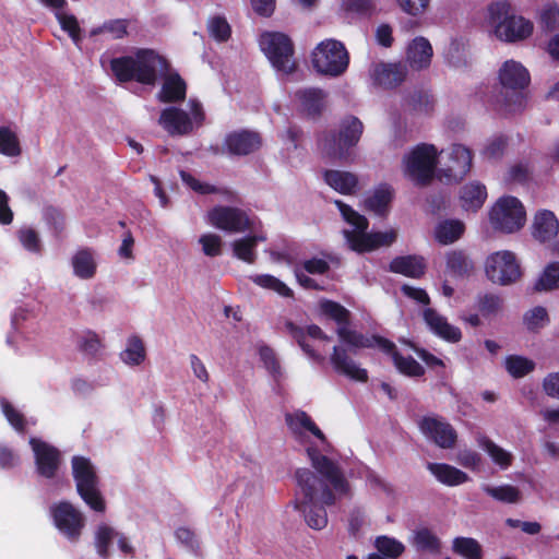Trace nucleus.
I'll return each mask as SVG.
<instances>
[{
	"label": "nucleus",
	"mask_w": 559,
	"mask_h": 559,
	"mask_svg": "<svg viewBox=\"0 0 559 559\" xmlns=\"http://www.w3.org/2000/svg\"><path fill=\"white\" fill-rule=\"evenodd\" d=\"M164 81L158 93V99L163 103H174L186 97L187 85L178 73H164Z\"/></svg>",
	"instance_id": "32"
},
{
	"label": "nucleus",
	"mask_w": 559,
	"mask_h": 559,
	"mask_svg": "<svg viewBox=\"0 0 559 559\" xmlns=\"http://www.w3.org/2000/svg\"><path fill=\"white\" fill-rule=\"evenodd\" d=\"M374 546L381 555L390 558H399L405 550L400 540L384 535L376 538Z\"/></svg>",
	"instance_id": "51"
},
{
	"label": "nucleus",
	"mask_w": 559,
	"mask_h": 559,
	"mask_svg": "<svg viewBox=\"0 0 559 559\" xmlns=\"http://www.w3.org/2000/svg\"><path fill=\"white\" fill-rule=\"evenodd\" d=\"M292 336L298 342L299 346L304 352L312 359L317 361H323L324 356L318 353L312 345L307 342V336L317 341L319 344L325 345L331 341V337L326 335L322 329L318 325H309L306 330L294 326L293 324L287 325Z\"/></svg>",
	"instance_id": "25"
},
{
	"label": "nucleus",
	"mask_w": 559,
	"mask_h": 559,
	"mask_svg": "<svg viewBox=\"0 0 559 559\" xmlns=\"http://www.w3.org/2000/svg\"><path fill=\"white\" fill-rule=\"evenodd\" d=\"M489 224L501 234H515L526 223V211L523 203L513 195L499 198L488 213Z\"/></svg>",
	"instance_id": "8"
},
{
	"label": "nucleus",
	"mask_w": 559,
	"mask_h": 559,
	"mask_svg": "<svg viewBox=\"0 0 559 559\" xmlns=\"http://www.w3.org/2000/svg\"><path fill=\"white\" fill-rule=\"evenodd\" d=\"M486 199L487 189L485 185L478 181H471L460 190L459 201L464 211H478L484 205Z\"/></svg>",
	"instance_id": "30"
},
{
	"label": "nucleus",
	"mask_w": 559,
	"mask_h": 559,
	"mask_svg": "<svg viewBox=\"0 0 559 559\" xmlns=\"http://www.w3.org/2000/svg\"><path fill=\"white\" fill-rule=\"evenodd\" d=\"M80 347L88 355H96L100 352L103 344L97 334L93 332H86L81 337Z\"/></svg>",
	"instance_id": "62"
},
{
	"label": "nucleus",
	"mask_w": 559,
	"mask_h": 559,
	"mask_svg": "<svg viewBox=\"0 0 559 559\" xmlns=\"http://www.w3.org/2000/svg\"><path fill=\"white\" fill-rule=\"evenodd\" d=\"M559 231V222L556 215L548 210L538 211L533 221L532 235L540 241L546 242L557 236Z\"/></svg>",
	"instance_id": "27"
},
{
	"label": "nucleus",
	"mask_w": 559,
	"mask_h": 559,
	"mask_svg": "<svg viewBox=\"0 0 559 559\" xmlns=\"http://www.w3.org/2000/svg\"><path fill=\"white\" fill-rule=\"evenodd\" d=\"M19 240L24 249L29 252L39 253L41 243L38 234L28 227L22 228L17 233Z\"/></svg>",
	"instance_id": "58"
},
{
	"label": "nucleus",
	"mask_w": 559,
	"mask_h": 559,
	"mask_svg": "<svg viewBox=\"0 0 559 559\" xmlns=\"http://www.w3.org/2000/svg\"><path fill=\"white\" fill-rule=\"evenodd\" d=\"M507 142L502 136L493 138L487 143L481 154L487 159H497L503 154Z\"/></svg>",
	"instance_id": "64"
},
{
	"label": "nucleus",
	"mask_w": 559,
	"mask_h": 559,
	"mask_svg": "<svg viewBox=\"0 0 559 559\" xmlns=\"http://www.w3.org/2000/svg\"><path fill=\"white\" fill-rule=\"evenodd\" d=\"M324 182L341 194H354L359 189L356 174L338 169H328L323 173Z\"/></svg>",
	"instance_id": "28"
},
{
	"label": "nucleus",
	"mask_w": 559,
	"mask_h": 559,
	"mask_svg": "<svg viewBox=\"0 0 559 559\" xmlns=\"http://www.w3.org/2000/svg\"><path fill=\"white\" fill-rule=\"evenodd\" d=\"M433 48L424 36H416L406 46L405 66L413 71H424L431 64Z\"/></svg>",
	"instance_id": "21"
},
{
	"label": "nucleus",
	"mask_w": 559,
	"mask_h": 559,
	"mask_svg": "<svg viewBox=\"0 0 559 559\" xmlns=\"http://www.w3.org/2000/svg\"><path fill=\"white\" fill-rule=\"evenodd\" d=\"M484 267L487 278L501 286L515 283L522 275L520 262L515 253L510 250L490 253L485 260Z\"/></svg>",
	"instance_id": "13"
},
{
	"label": "nucleus",
	"mask_w": 559,
	"mask_h": 559,
	"mask_svg": "<svg viewBox=\"0 0 559 559\" xmlns=\"http://www.w3.org/2000/svg\"><path fill=\"white\" fill-rule=\"evenodd\" d=\"M499 81L503 88L514 93L513 103H507L509 111L520 109L524 106L525 99L521 91L524 90L531 81L527 69L519 61L507 60L499 70Z\"/></svg>",
	"instance_id": "14"
},
{
	"label": "nucleus",
	"mask_w": 559,
	"mask_h": 559,
	"mask_svg": "<svg viewBox=\"0 0 559 559\" xmlns=\"http://www.w3.org/2000/svg\"><path fill=\"white\" fill-rule=\"evenodd\" d=\"M50 512L59 532L67 538L76 540L85 525L82 512L66 501L52 506Z\"/></svg>",
	"instance_id": "16"
},
{
	"label": "nucleus",
	"mask_w": 559,
	"mask_h": 559,
	"mask_svg": "<svg viewBox=\"0 0 559 559\" xmlns=\"http://www.w3.org/2000/svg\"><path fill=\"white\" fill-rule=\"evenodd\" d=\"M479 311L484 317H493L502 309V300L496 295H486L479 300Z\"/></svg>",
	"instance_id": "60"
},
{
	"label": "nucleus",
	"mask_w": 559,
	"mask_h": 559,
	"mask_svg": "<svg viewBox=\"0 0 559 559\" xmlns=\"http://www.w3.org/2000/svg\"><path fill=\"white\" fill-rule=\"evenodd\" d=\"M504 368L513 378H522L535 369V362L521 355H510L504 359Z\"/></svg>",
	"instance_id": "47"
},
{
	"label": "nucleus",
	"mask_w": 559,
	"mask_h": 559,
	"mask_svg": "<svg viewBox=\"0 0 559 559\" xmlns=\"http://www.w3.org/2000/svg\"><path fill=\"white\" fill-rule=\"evenodd\" d=\"M411 544L419 551L438 554L441 542L438 536L428 528H418L414 532Z\"/></svg>",
	"instance_id": "39"
},
{
	"label": "nucleus",
	"mask_w": 559,
	"mask_h": 559,
	"mask_svg": "<svg viewBox=\"0 0 559 559\" xmlns=\"http://www.w3.org/2000/svg\"><path fill=\"white\" fill-rule=\"evenodd\" d=\"M72 474L82 500L94 511L104 512L105 500L98 487V477L91 461L84 456L72 459Z\"/></svg>",
	"instance_id": "9"
},
{
	"label": "nucleus",
	"mask_w": 559,
	"mask_h": 559,
	"mask_svg": "<svg viewBox=\"0 0 559 559\" xmlns=\"http://www.w3.org/2000/svg\"><path fill=\"white\" fill-rule=\"evenodd\" d=\"M249 280L257 286L263 289L272 290L280 295L281 297L293 296V290L280 278L271 274H254L250 275Z\"/></svg>",
	"instance_id": "43"
},
{
	"label": "nucleus",
	"mask_w": 559,
	"mask_h": 559,
	"mask_svg": "<svg viewBox=\"0 0 559 559\" xmlns=\"http://www.w3.org/2000/svg\"><path fill=\"white\" fill-rule=\"evenodd\" d=\"M540 23L547 31L559 28V7L547 4L540 12Z\"/></svg>",
	"instance_id": "61"
},
{
	"label": "nucleus",
	"mask_w": 559,
	"mask_h": 559,
	"mask_svg": "<svg viewBox=\"0 0 559 559\" xmlns=\"http://www.w3.org/2000/svg\"><path fill=\"white\" fill-rule=\"evenodd\" d=\"M537 290L559 288V262L548 264L535 284Z\"/></svg>",
	"instance_id": "50"
},
{
	"label": "nucleus",
	"mask_w": 559,
	"mask_h": 559,
	"mask_svg": "<svg viewBox=\"0 0 559 559\" xmlns=\"http://www.w3.org/2000/svg\"><path fill=\"white\" fill-rule=\"evenodd\" d=\"M265 240L266 236L262 233L238 238L231 242L234 255L243 262L252 264L257 259L255 248L258 242Z\"/></svg>",
	"instance_id": "33"
},
{
	"label": "nucleus",
	"mask_w": 559,
	"mask_h": 559,
	"mask_svg": "<svg viewBox=\"0 0 559 559\" xmlns=\"http://www.w3.org/2000/svg\"><path fill=\"white\" fill-rule=\"evenodd\" d=\"M406 73V66L401 63H373L369 70L372 82L383 87L399 85L404 81Z\"/></svg>",
	"instance_id": "26"
},
{
	"label": "nucleus",
	"mask_w": 559,
	"mask_h": 559,
	"mask_svg": "<svg viewBox=\"0 0 559 559\" xmlns=\"http://www.w3.org/2000/svg\"><path fill=\"white\" fill-rule=\"evenodd\" d=\"M285 423L293 438L305 447L309 462L317 474L308 468L296 472L298 491L294 501L306 523L313 530H322L328 524L326 506H332L350 487L338 465L322 454L329 445L321 429L304 411L285 415Z\"/></svg>",
	"instance_id": "1"
},
{
	"label": "nucleus",
	"mask_w": 559,
	"mask_h": 559,
	"mask_svg": "<svg viewBox=\"0 0 559 559\" xmlns=\"http://www.w3.org/2000/svg\"><path fill=\"white\" fill-rule=\"evenodd\" d=\"M120 360L129 367H138L146 359V348L143 340L131 335L126 341L124 348L119 354Z\"/></svg>",
	"instance_id": "34"
},
{
	"label": "nucleus",
	"mask_w": 559,
	"mask_h": 559,
	"mask_svg": "<svg viewBox=\"0 0 559 559\" xmlns=\"http://www.w3.org/2000/svg\"><path fill=\"white\" fill-rule=\"evenodd\" d=\"M423 318L430 332H432L438 337L450 343H457L461 341V330L457 326L449 323L448 319L435 309L426 308L423 311Z\"/></svg>",
	"instance_id": "24"
},
{
	"label": "nucleus",
	"mask_w": 559,
	"mask_h": 559,
	"mask_svg": "<svg viewBox=\"0 0 559 559\" xmlns=\"http://www.w3.org/2000/svg\"><path fill=\"white\" fill-rule=\"evenodd\" d=\"M523 322L528 331H539L549 323L548 312L544 307H534L524 314Z\"/></svg>",
	"instance_id": "49"
},
{
	"label": "nucleus",
	"mask_w": 559,
	"mask_h": 559,
	"mask_svg": "<svg viewBox=\"0 0 559 559\" xmlns=\"http://www.w3.org/2000/svg\"><path fill=\"white\" fill-rule=\"evenodd\" d=\"M110 70L119 82L154 85L158 76L167 72L168 62L153 49L139 48L131 55L111 59Z\"/></svg>",
	"instance_id": "2"
},
{
	"label": "nucleus",
	"mask_w": 559,
	"mask_h": 559,
	"mask_svg": "<svg viewBox=\"0 0 559 559\" xmlns=\"http://www.w3.org/2000/svg\"><path fill=\"white\" fill-rule=\"evenodd\" d=\"M336 333L340 342L343 343L352 352L369 347H378L382 352H391L394 347L392 342L381 337L365 336L349 329L348 324L338 326Z\"/></svg>",
	"instance_id": "19"
},
{
	"label": "nucleus",
	"mask_w": 559,
	"mask_h": 559,
	"mask_svg": "<svg viewBox=\"0 0 559 559\" xmlns=\"http://www.w3.org/2000/svg\"><path fill=\"white\" fill-rule=\"evenodd\" d=\"M318 310L321 316L333 320L337 328L349 322V311L338 302L322 299L318 304Z\"/></svg>",
	"instance_id": "41"
},
{
	"label": "nucleus",
	"mask_w": 559,
	"mask_h": 559,
	"mask_svg": "<svg viewBox=\"0 0 559 559\" xmlns=\"http://www.w3.org/2000/svg\"><path fill=\"white\" fill-rule=\"evenodd\" d=\"M204 120L205 112L202 104L191 98L186 109L176 106L163 109L158 123L169 135H187L199 129Z\"/></svg>",
	"instance_id": "6"
},
{
	"label": "nucleus",
	"mask_w": 559,
	"mask_h": 559,
	"mask_svg": "<svg viewBox=\"0 0 559 559\" xmlns=\"http://www.w3.org/2000/svg\"><path fill=\"white\" fill-rule=\"evenodd\" d=\"M131 22L126 19H117L105 22L103 25L91 29V36L107 34L112 39H121L128 35V28Z\"/></svg>",
	"instance_id": "46"
},
{
	"label": "nucleus",
	"mask_w": 559,
	"mask_h": 559,
	"mask_svg": "<svg viewBox=\"0 0 559 559\" xmlns=\"http://www.w3.org/2000/svg\"><path fill=\"white\" fill-rule=\"evenodd\" d=\"M472 267L471 261L461 251H451L447 254V270L452 275H463Z\"/></svg>",
	"instance_id": "52"
},
{
	"label": "nucleus",
	"mask_w": 559,
	"mask_h": 559,
	"mask_svg": "<svg viewBox=\"0 0 559 559\" xmlns=\"http://www.w3.org/2000/svg\"><path fill=\"white\" fill-rule=\"evenodd\" d=\"M401 10L411 16H421L429 8L430 0H396Z\"/></svg>",
	"instance_id": "59"
},
{
	"label": "nucleus",
	"mask_w": 559,
	"mask_h": 559,
	"mask_svg": "<svg viewBox=\"0 0 559 559\" xmlns=\"http://www.w3.org/2000/svg\"><path fill=\"white\" fill-rule=\"evenodd\" d=\"M481 489L492 499L503 503H516L521 500V491L515 486L504 484L500 486L483 485Z\"/></svg>",
	"instance_id": "42"
},
{
	"label": "nucleus",
	"mask_w": 559,
	"mask_h": 559,
	"mask_svg": "<svg viewBox=\"0 0 559 559\" xmlns=\"http://www.w3.org/2000/svg\"><path fill=\"white\" fill-rule=\"evenodd\" d=\"M70 264L73 275L80 280H91L97 272V260L95 252L90 248L76 250L71 259Z\"/></svg>",
	"instance_id": "29"
},
{
	"label": "nucleus",
	"mask_w": 559,
	"mask_h": 559,
	"mask_svg": "<svg viewBox=\"0 0 559 559\" xmlns=\"http://www.w3.org/2000/svg\"><path fill=\"white\" fill-rule=\"evenodd\" d=\"M478 445L501 469H507L511 466L513 462V454L510 451L501 448L486 437L478 439Z\"/></svg>",
	"instance_id": "36"
},
{
	"label": "nucleus",
	"mask_w": 559,
	"mask_h": 559,
	"mask_svg": "<svg viewBox=\"0 0 559 559\" xmlns=\"http://www.w3.org/2000/svg\"><path fill=\"white\" fill-rule=\"evenodd\" d=\"M421 433L438 447L451 449L456 442V432L453 427L439 416H425L418 421Z\"/></svg>",
	"instance_id": "18"
},
{
	"label": "nucleus",
	"mask_w": 559,
	"mask_h": 559,
	"mask_svg": "<svg viewBox=\"0 0 559 559\" xmlns=\"http://www.w3.org/2000/svg\"><path fill=\"white\" fill-rule=\"evenodd\" d=\"M426 263L423 257L406 255L391 261L390 270L409 277H420L425 272Z\"/></svg>",
	"instance_id": "35"
},
{
	"label": "nucleus",
	"mask_w": 559,
	"mask_h": 559,
	"mask_svg": "<svg viewBox=\"0 0 559 559\" xmlns=\"http://www.w3.org/2000/svg\"><path fill=\"white\" fill-rule=\"evenodd\" d=\"M94 545L96 552L104 559H109L115 550V546L124 555L132 556L134 552L133 546L129 539L116 528L107 525L99 524L94 534Z\"/></svg>",
	"instance_id": "17"
},
{
	"label": "nucleus",
	"mask_w": 559,
	"mask_h": 559,
	"mask_svg": "<svg viewBox=\"0 0 559 559\" xmlns=\"http://www.w3.org/2000/svg\"><path fill=\"white\" fill-rule=\"evenodd\" d=\"M296 97L299 100L301 108L309 115L319 112L323 106L324 94L318 88L298 91L296 93Z\"/></svg>",
	"instance_id": "45"
},
{
	"label": "nucleus",
	"mask_w": 559,
	"mask_h": 559,
	"mask_svg": "<svg viewBox=\"0 0 559 559\" xmlns=\"http://www.w3.org/2000/svg\"><path fill=\"white\" fill-rule=\"evenodd\" d=\"M489 23L497 38L506 43L525 40L533 33V23L513 14L507 3H496L489 8Z\"/></svg>",
	"instance_id": "5"
},
{
	"label": "nucleus",
	"mask_w": 559,
	"mask_h": 559,
	"mask_svg": "<svg viewBox=\"0 0 559 559\" xmlns=\"http://www.w3.org/2000/svg\"><path fill=\"white\" fill-rule=\"evenodd\" d=\"M224 145L228 153L243 156L260 150L262 138L252 130H238L227 134Z\"/></svg>",
	"instance_id": "22"
},
{
	"label": "nucleus",
	"mask_w": 559,
	"mask_h": 559,
	"mask_svg": "<svg viewBox=\"0 0 559 559\" xmlns=\"http://www.w3.org/2000/svg\"><path fill=\"white\" fill-rule=\"evenodd\" d=\"M207 223L221 230L240 234L252 228L246 211L234 206H215L207 212Z\"/></svg>",
	"instance_id": "15"
},
{
	"label": "nucleus",
	"mask_w": 559,
	"mask_h": 559,
	"mask_svg": "<svg viewBox=\"0 0 559 559\" xmlns=\"http://www.w3.org/2000/svg\"><path fill=\"white\" fill-rule=\"evenodd\" d=\"M259 46L278 72L289 74L295 70L294 46L286 34L264 32L259 37Z\"/></svg>",
	"instance_id": "11"
},
{
	"label": "nucleus",
	"mask_w": 559,
	"mask_h": 559,
	"mask_svg": "<svg viewBox=\"0 0 559 559\" xmlns=\"http://www.w3.org/2000/svg\"><path fill=\"white\" fill-rule=\"evenodd\" d=\"M1 409L9 424L19 432H24L28 421L24 418L23 414L16 409L9 401L2 399Z\"/></svg>",
	"instance_id": "53"
},
{
	"label": "nucleus",
	"mask_w": 559,
	"mask_h": 559,
	"mask_svg": "<svg viewBox=\"0 0 559 559\" xmlns=\"http://www.w3.org/2000/svg\"><path fill=\"white\" fill-rule=\"evenodd\" d=\"M364 131L362 122L354 116L345 117L336 133L324 135L319 141L321 155L331 162L346 160L349 148L357 145Z\"/></svg>",
	"instance_id": "4"
},
{
	"label": "nucleus",
	"mask_w": 559,
	"mask_h": 559,
	"mask_svg": "<svg viewBox=\"0 0 559 559\" xmlns=\"http://www.w3.org/2000/svg\"><path fill=\"white\" fill-rule=\"evenodd\" d=\"M438 150L432 144H419L403 157V173L416 185H427L438 173Z\"/></svg>",
	"instance_id": "10"
},
{
	"label": "nucleus",
	"mask_w": 559,
	"mask_h": 559,
	"mask_svg": "<svg viewBox=\"0 0 559 559\" xmlns=\"http://www.w3.org/2000/svg\"><path fill=\"white\" fill-rule=\"evenodd\" d=\"M438 164L439 179L447 182H456L469 173L473 164V153L467 146L454 143L449 148L440 152Z\"/></svg>",
	"instance_id": "12"
},
{
	"label": "nucleus",
	"mask_w": 559,
	"mask_h": 559,
	"mask_svg": "<svg viewBox=\"0 0 559 559\" xmlns=\"http://www.w3.org/2000/svg\"><path fill=\"white\" fill-rule=\"evenodd\" d=\"M530 175V168L527 164L519 163L509 168L506 174L504 180L509 183L524 182Z\"/></svg>",
	"instance_id": "63"
},
{
	"label": "nucleus",
	"mask_w": 559,
	"mask_h": 559,
	"mask_svg": "<svg viewBox=\"0 0 559 559\" xmlns=\"http://www.w3.org/2000/svg\"><path fill=\"white\" fill-rule=\"evenodd\" d=\"M259 356L263 362L264 368L274 378L278 379L282 376V368L280 361L272 348L269 346H260Z\"/></svg>",
	"instance_id": "55"
},
{
	"label": "nucleus",
	"mask_w": 559,
	"mask_h": 559,
	"mask_svg": "<svg viewBox=\"0 0 559 559\" xmlns=\"http://www.w3.org/2000/svg\"><path fill=\"white\" fill-rule=\"evenodd\" d=\"M335 205L340 210L343 218L352 226L350 229L344 230V237L353 251L359 253L369 252L380 247L390 246L395 241V230L390 229L379 233H367L368 221L365 216L360 215L342 201H335Z\"/></svg>",
	"instance_id": "3"
},
{
	"label": "nucleus",
	"mask_w": 559,
	"mask_h": 559,
	"mask_svg": "<svg viewBox=\"0 0 559 559\" xmlns=\"http://www.w3.org/2000/svg\"><path fill=\"white\" fill-rule=\"evenodd\" d=\"M29 445L34 452L38 473L47 478L53 477L60 464L59 451L37 438H31Z\"/></svg>",
	"instance_id": "20"
},
{
	"label": "nucleus",
	"mask_w": 559,
	"mask_h": 559,
	"mask_svg": "<svg viewBox=\"0 0 559 559\" xmlns=\"http://www.w3.org/2000/svg\"><path fill=\"white\" fill-rule=\"evenodd\" d=\"M385 353L390 354L392 356L393 364H394L395 368L402 374L407 376V377H420L425 373V369L419 362H417L411 356L401 355L395 349V346L393 347V350L385 352Z\"/></svg>",
	"instance_id": "44"
},
{
	"label": "nucleus",
	"mask_w": 559,
	"mask_h": 559,
	"mask_svg": "<svg viewBox=\"0 0 559 559\" xmlns=\"http://www.w3.org/2000/svg\"><path fill=\"white\" fill-rule=\"evenodd\" d=\"M452 551L464 559H481L483 548L477 539L459 536L452 540Z\"/></svg>",
	"instance_id": "40"
},
{
	"label": "nucleus",
	"mask_w": 559,
	"mask_h": 559,
	"mask_svg": "<svg viewBox=\"0 0 559 559\" xmlns=\"http://www.w3.org/2000/svg\"><path fill=\"white\" fill-rule=\"evenodd\" d=\"M61 28L69 34L73 43L79 46L81 41V28L76 17L73 14H68L58 11L55 13Z\"/></svg>",
	"instance_id": "54"
},
{
	"label": "nucleus",
	"mask_w": 559,
	"mask_h": 559,
	"mask_svg": "<svg viewBox=\"0 0 559 559\" xmlns=\"http://www.w3.org/2000/svg\"><path fill=\"white\" fill-rule=\"evenodd\" d=\"M392 199V188L389 186H380L365 200V204L369 211L382 215L386 213Z\"/></svg>",
	"instance_id": "37"
},
{
	"label": "nucleus",
	"mask_w": 559,
	"mask_h": 559,
	"mask_svg": "<svg viewBox=\"0 0 559 559\" xmlns=\"http://www.w3.org/2000/svg\"><path fill=\"white\" fill-rule=\"evenodd\" d=\"M311 63L318 73L336 78L347 70L349 53L342 41L328 38L313 48Z\"/></svg>",
	"instance_id": "7"
},
{
	"label": "nucleus",
	"mask_w": 559,
	"mask_h": 559,
	"mask_svg": "<svg viewBox=\"0 0 559 559\" xmlns=\"http://www.w3.org/2000/svg\"><path fill=\"white\" fill-rule=\"evenodd\" d=\"M330 361L337 373L357 382H367L368 371L348 356L346 348L334 346Z\"/></svg>",
	"instance_id": "23"
},
{
	"label": "nucleus",
	"mask_w": 559,
	"mask_h": 559,
	"mask_svg": "<svg viewBox=\"0 0 559 559\" xmlns=\"http://www.w3.org/2000/svg\"><path fill=\"white\" fill-rule=\"evenodd\" d=\"M427 469L439 483L449 487L460 486L471 480L465 472L445 463H428Z\"/></svg>",
	"instance_id": "31"
},
{
	"label": "nucleus",
	"mask_w": 559,
	"mask_h": 559,
	"mask_svg": "<svg viewBox=\"0 0 559 559\" xmlns=\"http://www.w3.org/2000/svg\"><path fill=\"white\" fill-rule=\"evenodd\" d=\"M464 229V224L460 221H443L436 226L435 238L442 245H449L460 239Z\"/></svg>",
	"instance_id": "38"
},
{
	"label": "nucleus",
	"mask_w": 559,
	"mask_h": 559,
	"mask_svg": "<svg viewBox=\"0 0 559 559\" xmlns=\"http://www.w3.org/2000/svg\"><path fill=\"white\" fill-rule=\"evenodd\" d=\"M199 243L202 246V251L207 257H217L222 253V237L214 233L203 234L199 238Z\"/></svg>",
	"instance_id": "57"
},
{
	"label": "nucleus",
	"mask_w": 559,
	"mask_h": 559,
	"mask_svg": "<svg viewBox=\"0 0 559 559\" xmlns=\"http://www.w3.org/2000/svg\"><path fill=\"white\" fill-rule=\"evenodd\" d=\"M0 154L9 157H15L21 154L16 132L10 127H0Z\"/></svg>",
	"instance_id": "48"
},
{
	"label": "nucleus",
	"mask_w": 559,
	"mask_h": 559,
	"mask_svg": "<svg viewBox=\"0 0 559 559\" xmlns=\"http://www.w3.org/2000/svg\"><path fill=\"white\" fill-rule=\"evenodd\" d=\"M207 31L215 40L225 41L230 36V26L228 22L221 16H214L207 22Z\"/></svg>",
	"instance_id": "56"
}]
</instances>
